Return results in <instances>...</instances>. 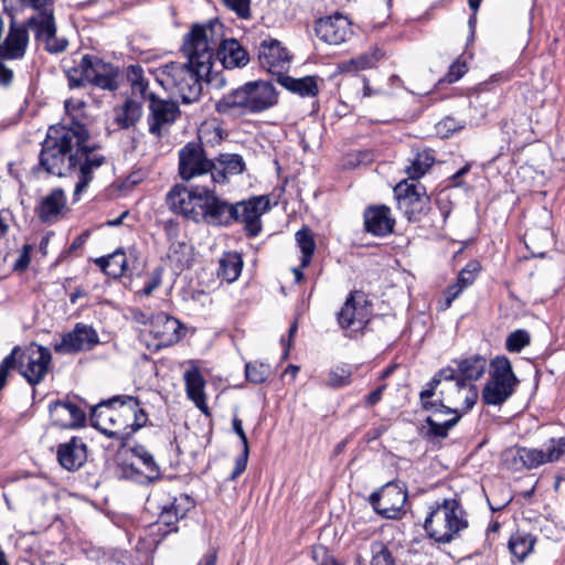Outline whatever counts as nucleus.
Instances as JSON below:
<instances>
[{"mask_svg":"<svg viewBox=\"0 0 565 565\" xmlns=\"http://www.w3.org/2000/svg\"><path fill=\"white\" fill-rule=\"evenodd\" d=\"M105 161L99 147L90 141L86 127L77 121L71 126H51L40 152V166L47 173L56 177L72 173L77 175L74 195L87 189L95 171Z\"/></svg>","mask_w":565,"mask_h":565,"instance_id":"1","label":"nucleus"},{"mask_svg":"<svg viewBox=\"0 0 565 565\" xmlns=\"http://www.w3.org/2000/svg\"><path fill=\"white\" fill-rule=\"evenodd\" d=\"M221 24L211 21L192 25L183 38L182 52L185 63L171 62L158 68L157 81L166 89L178 95L183 104L199 100L202 83L212 71V49L220 40Z\"/></svg>","mask_w":565,"mask_h":565,"instance_id":"2","label":"nucleus"},{"mask_svg":"<svg viewBox=\"0 0 565 565\" xmlns=\"http://www.w3.org/2000/svg\"><path fill=\"white\" fill-rule=\"evenodd\" d=\"M147 414L134 396H116L90 412L92 425L108 437L125 440L147 423Z\"/></svg>","mask_w":565,"mask_h":565,"instance_id":"3","label":"nucleus"},{"mask_svg":"<svg viewBox=\"0 0 565 565\" xmlns=\"http://www.w3.org/2000/svg\"><path fill=\"white\" fill-rule=\"evenodd\" d=\"M434 397L438 399L440 406L462 416L476 404L478 391L475 385L457 376L455 369L446 367L440 370L428 383L427 388L420 392L422 406H435L431 404Z\"/></svg>","mask_w":565,"mask_h":565,"instance_id":"4","label":"nucleus"},{"mask_svg":"<svg viewBox=\"0 0 565 565\" xmlns=\"http://www.w3.org/2000/svg\"><path fill=\"white\" fill-rule=\"evenodd\" d=\"M277 102L278 94L271 83L255 81L225 94L216 103L215 109L224 116L243 117L265 111Z\"/></svg>","mask_w":565,"mask_h":565,"instance_id":"5","label":"nucleus"},{"mask_svg":"<svg viewBox=\"0 0 565 565\" xmlns=\"http://www.w3.org/2000/svg\"><path fill=\"white\" fill-rule=\"evenodd\" d=\"M467 526L466 513L455 499H445L437 504L424 523L426 533L438 543H450Z\"/></svg>","mask_w":565,"mask_h":565,"instance_id":"6","label":"nucleus"},{"mask_svg":"<svg viewBox=\"0 0 565 565\" xmlns=\"http://www.w3.org/2000/svg\"><path fill=\"white\" fill-rule=\"evenodd\" d=\"M9 355H13L10 371L17 370L32 386L40 384L50 371L52 354L47 348L35 342L24 348L14 347Z\"/></svg>","mask_w":565,"mask_h":565,"instance_id":"7","label":"nucleus"},{"mask_svg":"<svg viewBox=\"0 0 565 565\" xmlns=\"http://www.w3.org/2000/svg\"><path fill=\"white\" fill-rule=\"evenodd\" d=\"M118 70L97 56L84 55L77 67L68 74L71 87L92 84L103 89L116 90L118 88Z\"/></svg>","mask_w":565,"mask_h":565,"instance_id":"8","label":"nucleus"},{"mask_svg":"<svg viewBox=\"0 0 565 565\" xmlns=\"http://www.w3.org/2000/svg\"><path fill=\"white\" fill-rule=\"evenodd\" d=\"M519 380L513 373L511 362L505 356H497L490 363V380L482 391V401L487 405H501L514 392Z\"/></svg>","mask_w":565,"mask_h":565,"instance_id":"9","label":"nucleus"},{"mask_svg":"<svg viewBox=\"0 0 565 565\" xmlns=\"http://www.w3.org/2000/svg\"><path fill=\"white\" fill-rule=\"evenodd\" d=\"M206 186L203 185L201 189L194 190L179 184L173 186L166 196L169 210L186 220L201 223Z\"/></svg>","mask_w":565,"mask_h":565,"instance_id":"10","label":"nucleus"},{"mask_svg":"<svg viewBox=\"0 0 565 565\" xmlns=\"http://www.w3.org/2000/svg\"><path fill=\"white\" fill-rule=\"evenodd\" d=\"M25 28L35 40L44 44L50 53H61L66 50L68 42L65 38L56 36V23L53 9L35 10L28 19Z\"/></svg>","mask_w":565,"mask_h":565,"instance_id":"11","label":"nucleus"},{"mask_svg":"<svg viewBox=\"0 0 565 565\" xmlns=\"http://www.w3.org/2000/svg\"><path fill=\"white\" fill-rule=\"evenodd\" d=\"M215 169L214 160L206 157L200 142H188L179 151V174L182 180L191 181L199 177L210 175Z\"/></svg>","mask_w":565,"mask_h":565,"instance_id":"12","label":"nucleus"},{"mask_svg":"<svg viewBox=\"0 0 565 565\" xmlns=\"http://www.w3.org/2000/svg\"><path fill=\"white\" fill-rule=\"evenodd\" d=\"M398 209L411 222L419 221L429 211L430 199L419 183L399 182L394 189Z\"/></svg>","mask_w":565,"mask_h":565,"instance_id":"13","label":"nucleus"},{"mask_svg":"<svg viewBox=\"0 0 565 565\" xmlns=\"http://www.w3.org/2000/svg\"><path fill=\"white\" fill-rule=\"evenodd\" d=\"M153 500L160 510L158 523L168 527L167 532L177 531V523L194 508V501L185 493L171 495L169 492H156Z\"/></svg>","mask_w":565,"mask_h":565,"instance_id":"14","label":"nucleus"},{"mask_svg":"<svg viewBox=\"0 0 565 565\" xmlns=\"http://www.w3.org/2000/svg\"><path fill=\"white\" fill-rule=\"evenodd\" d=\"M370 316L371 310L364 292L354 291L350 294L338 313V321L343 329L359 331L370 321Z\"/></svg>","mask_w":565,"mask_h":565,"instance_id":"15","label":"nucleus"},{"mask_svg":"<svg viewBox=\"0 0 565 565\" xmlns=\"http://www.w3.org/2000/svg\"><path fill=\"white\" fill-rule=\"evenodd\" d=\"M203 215L201 222L212 226H228L237 218L235 203H228L226 200L216 195L214 189L209 185L205 189L203 202Z\"/></svg>","mask_w":565,"mask_h":565,"instance_id":"16","label":"nucleus"},{"mask_svg":"<svg viewBox=\"0 0 565 565\" xmlns=\"http://www.w3.org/2000/svg\"><path fill=\"white\" fill-rule=\"evenodd\" d=\"M99 343L96 330L88 324L78 322L74 329L62 335L60 342L53 345L58 354H74L81 351H89Z\"/></svg>","mask_w":565,"mask_h":565,"instance_id":"17","label":"nucleus"},{"mask_svg":"<svg viewBox=\"0 0 565 565\" xmlns=\"http://www.w3.org/2000/svg\"><path fill=\"white\" fill-rule=\"evenodd\" d=\"M407 500L406 491L396 483H386L380 492L370 495L374 510L386 519L399 516Z\"/></svg>","mask_w":565,"mask_h":565,"instance_id":"18","label":"nucleus"},{"mask_svg":"<svg viewBox=\"0 0 565 565\" xmlns=\"http://www.w3.org/2000/svg\"><path fill=\"white\" fill-rule=\"evenodd\" d=\"M149 132L159 138L180 115L179 106L174 102L157 98L154 94H149Z\"/></svg>","mask_w":565,"mask_h":565,"instance_id":"19","label":"nucleus"},{"mask_svg":"<svg viewBox=\"0 0 565 565\" xmlns=\"http://www.w3.org/2000/svg\"><path fill=\"white\" fill-rule=\"evenodd\" d=\"M269 209V201L265 196H254L247 201L235 203L237 218L234 222L244 224L249 237H255L262 231L260 216Z\"/></svg>","mask_w":565,"mask_h":565,"instance_id":"20","label":"nucleus"},{"mask_svg":"<svg viewBox=\"0 0 565 565\" xmlns=\"http://www.w3.org/2000/svg\"><path fill=\"white\" fill-rule=\"evenodd\" d=\"M315 32L320 40L332 45L345 42L353 34L350 20L340 13L317 20Z\"/></svg>","mask_w":565,"mask_h":565,"instance_id":"21","label":"nucleus"},{"mask_svg":"<svg viewBox=\"0 0 565 565\" xmlns=\"http://www.w3.org/2000/svg\"><path fill=\"white\" fill-rule=\"evenodd\" d=\"M258 60L265 70L273 74H277L279 77L280 75H284V71L288 70L291 62V55L278 40L270 39L260 42L258 47Z\"/></svg>","mask_w":565,"mask_h":565,"instance_id":"22","label":"nucleus"},{"mask_svg":"<svg viewBox=\"0 0 565 565\" xmlns=\"http://www.w3.org/2000/svg\"><path fill=\"white\" fill-rule=\"evenodd\" d=\"M221 24L220 40L213 45L212 56L216 52L225 68L244 67L249 62V55L236 39H223V24Z\"/></svg>","mask_w":565,"mask_h":565,"instance_id":"23","label":"nucleus"},{"mask_svg":"<svg viewBox=\"0 0 565 565\" xmlns=\"http://www.w3.org/2000/svg\"><path fill=\"white\" fill-rule=\"evenodd\" d=\"M181 323L166 313H158L149 321V333L158 340L157 347H169L181 339Z\"/></svg>","mask_w":565,"mask_h":565,"instance_id":"24","label":"nucleus"},{"mask_svg":"<svg viewBox=\"0 0 565 565\" xmlns=\"http://www.w3.org/2000/svg\"><path fill=\"white\" fill-rule=\"evenodd\" d=\"M431 404H435V406L423 407L430 413L426 418V423L431 435L444 438L447 436L448 430L458 423L461 415L440 406L435 397L431 398Z\"/></svg>","mask_w":565,"mask_h":565,"instance_id":"25","label":"nucleus"},{"mask_svg":"<svg viewBox=\"0 0 565 565\" xmlns=\"http://www.w3.org/2000/svg\"><path fill=\"white\" fill-rule=\"evenodd\" d=\"M52 423L62 428H77L84 425L86 415L70 402H52L49 406Z\"/></svg>","mask_w":565,"mask_h":565,"instance_id":"26","label":"nucleus"},{"mask_svg":"<svg viewBox=\"0 0 565 565\" xmlns=\"http://www.w3.org/2000/svg\"><path fill=\"white\" fill-rule=\"evenodd\" d=\"M57 460L68 471L79 469L87 460V448L83 439L73 437L61 444L57 448Z\"/></svg>","mask_w":565,"mask_h":565,"instance_id":"27","label":"nucleus"},{"mask_svg":"<svg viewBox=\"0 0 565 565\" xmlns=\"http://www.w3.org/2000/svg\"><path fill=\"white\" fill-rule=\"evenodd\" d=\"M365 230L375 235L384 236L393 232L395 220L390 207L385 205L369 207L364 212Z\"/></svg>","mask_w":565,"mask_h":565,"instance_id":"28","label":"nucleus"},{"mask_svg":"<svg viewBox=\"0 0 565 565\" xmlns=\"http://www.w3.org/2000/svg\"><path fill=\"white\" fill-rule=\"evenodd\" d=\"M29 44V32L25 25L11 24L10 30L0 45V55L4 58H20Z\"/></svg>","mask_w":565,"mask_h":565,"instance_id":"29","label":"nucleus"},{"mask_svg":"<svg viewBox=\"0 0 565 565\" xmlns=\"http://www.w3.org/2000/svg\"><path fill=\"white\" fill-rule=\"evenodd\" d=\"M65 209V193L62 189L56 188L41 200L35 212L41 222L53 223L57 221Z\"/></svg>","mask_w":565,"mask_h":565,"instance_id":"30","label":"nucleus"},{"mask_svg":"<svg viewBox=\"0 0 565 565\" xmlns=\"http://www.w3.org/2000/svg\"><path fill=\"white\" fill-rule=\"evenodd\" d=\"M214 160V167L212 171L213 184H223L227 181L230 175L241 174L245 170V162L242 156L236 153H222Z\"/></svg>","mask_w":565,"mask_h":565,"instance_id":"31","label":"nucleus"},{"mask_svg":"<svg viewBox=\"0 0 565 565\" xmlns=\"http://www.w3.org/2000/svg\"><path fill=\"white\" fill-rule=\"evenodd\" d=\"M536 448L511 447L502 452L503 465L513 471L537 468Z\"/></svg>","mask_w":565,"mask_h":565,"instance_id":"32","label":"nucleus"},{"mask_svg":"<svg viewBox=\"0 0 565 565\" xmlns=\"http://www.w3.org/2000/svg\"><path fill=\"white\" fill-rule=\"evenodd\" d=\"M185 391L188 397L195 404V406L204 414H209L206 405L204 386L205 381L198 367H191L185 371L184 375Z\"/></svg>","mask_w":565,"mask_h":565,"instance_id":"33","label":"nucleus"},{"mask_svg":"<svg viewBox=\"0 0 565 565\" xmlns=\"http://www.w3.org/2000/svg\"><path fill=\"white\" fill-rule=\"evenodd\" d=\"M95 263L106 275L113 278L121 277L128 265L126 254L121 248L108 256L96 258Z\"/></svg>","mask_w":565,"mask_h":565,"instance_id":"34","label":"nucleus"},{"mask_svg":"<svg viewBox=\"0 0 565 565\" xmlns=\"http://www.w3.org/2000/svg\"><path fill=\"white\" fill-rule=\"evenodd\" d=\"M115 122L124 129L132 127L141 117V104L132 98H127L125 103L115 109Z\"/></svg>","mask_w":565,"mask_h":565,"instance_id":"35","label":"nucleus"},{"mask_svg":"<svg viewBox=\"0 0 565 565\" xmlns=\"http://www.w3.org/2000/svg\"><path fill=\"white\" fill-rule=\"evenodd\" d=\"M537 466L558 461L565 456V433L558 437H552L545 445L544 449L536 448Z\"/></svg>","mask_w":565,"mask_h":565,"instance_id":"36","label":"nucleus"},{"mask_svg":"<svg viewBox=\"0 0 565 565\" xmlns=\"http://www.w3.org/2000/svg\"><path fill=\"white\" fill-rule=\"evenodd\" d=\"M243 260L237 253H225L220 259L218 276L227 282L235 281L242 271Z\"/></svg>","mask_w":565,"mask_h":565,"instance_id":"37","label":"nucleus"},{"mask_svg":"<svg viewBox=\"0 0 565 565\" xmlns=\"http://www.w3.org/2000/svg\"><path fill=\"white\" fill-rule=\"evenodd\" d=\"M278 82L290 92L301 96H315L318 93L317 83L312 77L297 79L287 75H280Z\"/></svg>","mask_w":565,"mask_h":565,"instance_id":"38","label":"nucleus"},{"mask_svg":"<svg viewBox=\"0 0 565 565\" xmlns=\"http://www.w3.org/2000/svg\"><path fill=\"white\" fill-rule=\"evenodd\" d=\"M458 370L461 380L463 381H476L480 379L487 370V360L483 356L475 355L462 360Z\"/></svg>","mask_w":565,"mask_h":565,"instance_id":"39","label":"nucleus"},{"mask_svg":"<svg viewBox=\"0 0 565 565\" xmlns=\"http://www.w3.org/2000/svg\"><path fill=\"white\" fill-rule=\"evenodd\" d=\"M232 426L233 430L238 435L239 439L243 443V452L242 455L236 459L234 470L232 471L230 479L235 480L239 475H242L246 467H247V460H248V440L247 436L243 429V423L237 417L234 416L232 419Z\"/></svg>","mask_w":565,"mask_h":565,"instance_id":"40","label":"nucleus"},{"mask_svg":"<svg viewBox=\"0 0 565 565\" xmlns=\"http://www.w3.org/2000/svg\"><path fill=\"white\" fill-rule=\"evenodd\" d=\"M534 544L535 539L530 534L515 533L509 540V550L519 561H523L531 553Z\"/></svg>","mask_w":565,"mask_h":565,"instance_id":"41","label":"nucleus"},{"mask_svg":"<svg viewBox=\"0 0 565 565\" xmlns=\"http://www.w3.org/2000/svg\"><path fill=\"white\" fill-rule=\"evenodd\" d=\"M435 159L427 150L418 152L411 166L406 168V172L412 180H418L433 166Z\"/></svg>","mask_w":565,"mask_h":565,"instance_id":"42","label":"nucleus"},{"mask_svg":"<svg viewBox=\"0 0 565 565\" xmlns=\"http://www.w3.org/2000/svg\"><path fill=\"white\" fill-rule=\"evenodd\" d=\"M297 243L301 249V268L307 267L316 248V243L308 230H300L296 233Z\"/></svg>","mask_w":565,"mask_h":565,"instance_id":"43","label":"nucleus"},{"mask_svg":"<svg viewBox=\"0 0 565 565\" xmlns=\"http://www.w3.org/2000/svg\"><path fill=\"white\" fill-rule=\"evenodd\" d=\"M271 369L263 362H249L245 365V375L247 381L253 384L264 383L270 375Z\"/></svg>","mask_w":565,"mask_h":565,"instance_id":"44","label":"nucleus"},{"mask_svg":"<svg viewBox=\"0 0 565 565\" xmlns=\"http://www.w3.org/2000/svg\"><path fill=\"white\" fill-rule=\"evenodd\" d=\"M371 565H396L391 551L383 542H373L371 544Z\"/></svg>","mask_w":565,"mask_h":565,"instance_id":"45","label":"nucleus"},{"mask_svg":"<svg viewBox=\"0 0 565 565\" xmlns=\"http://www.w3.org/2000/svg\"><path fill=\"white\" fill-rule=\"evenodd\" d=\"M531 337L527 331L519 329L510 333L507 338L505 347L509 352H520L530 344Z\"/></svg>","mask_w":565,"mask_h":565,"instance_id":"46","label":"nucleus"},{"mask_svg":"<svg viewBox=\"0 0 565 565\" xmlns=\"http://www.w3.org/2000/svg\"><path fill=\"white\" fill-rule=\"evenodd\" d=\"M481 269V266L478 262L472 260L469 262L466 267H463L457 279V284L461 286L463 289L471 286L473 281L476 280L479 271Z\"/></svg>","mask_w":565,"mask_h":565,"instance_id":"47","label":"nucleus"},{"mask_svg":"<svg viewBox=\"0 0 565 565\" xmlns=\"http://www.w3.org/2000/svg\"><path fill=\"white\" fill-rule=\"evenodd\" d=\"M142 71L139 66H131V87L132 94L141 98L149 99L148 82L142 77Z\"/></svg>","mask_w":565,"mask_h":565,"instance_id":"48","label":"nucleus"},{"mask_svg":"<svg viewBox=\"0 0 565 565\" xmlns=\"http://www.w3.org/2000/svg\"><path fill=\"white\" fill-rule=\"evenodd\" d=\"M351 375V370L338 366L330 371L327 385L333 388L347 386L350 384Z\"/></svg>","mask_w":565,"mask_h":565,"instance_id":"49","label":"nucleus"},{"mask_svg":"<svg viewBox=\"0 0 565 565\" xmlns=\"http://www.w3.org/2000/svg\"><path fill=\"white\" fill-rule=\"evenodd\" d=\"M383 52L376 49L373 53L363 54L352 62L355 64L356 68L366 70L373 67L375 63L383 57Z\"/></svg>","mask_w":565,"mask_h":565,"instance_id":"50","label":"nucleus"},{"mask_svg":"<svg viewBox=\"0 0 565 565\" xmlns=\"http://www.w3.org/2000/svg\"><path fill=\"white\" fill-rule=\"evenodd\" d=\"M223 3L241 18H248L250 14V0H222Z\"/></svg>","mask_w":565,"mask_h":565,"instance_id":"51","label":"nucleus"},{"mask_svg":"<svg viewBox=\"0 0 565 565\" xmlns=\"http://www.w3.org/2000/svg\"><path fill=\"white\" fill-rule=\"evenodd\" d=\"M467 71L468 67L465 62L456 61L450 65L444 81L447 83H455L459 81L467 73Z\"/></svg>","mask_w":565,"mask_h":565,"instance_id":"52","label":"nucleus"},{"mask_svg":"<svg viewBox=\"0 0 565 565\" xmlns=\"http://www.w3.org/2000/svg\"><path fill=\"white\" fill-rule=\"evenodd\" d=\"M312 557L318 565H339L332 555H329L327 550L322 546L312 550Z\"/></svg>","mask_w":565,"mask_h":565,"instance_id":"53","label":"nucleus"},{"mask_svg":"<svg viewBox=\"0 0 565 565\" xmlns=\"http://www.w3.org/2000/svg\"><path fill=\"white\" fill-rule=\"evenodd\" d=\"M13 360V355H7L0 362V392L6 387L9 373H10V363Z\"/></svg>","mask_w":565,"mask_h":565,"instance_id":"54","label":"nucleus"},{"mask_svg":"<svg viewBox=\"0 0 565 565\" xmlns=\"http://www.w3.org/2000/svg\"><path fill=\"white\" fill-rule=\"evenodd\" d=\"M161 285V275L158 271L152 273L145 287L140 290L143 296H150Z\"/></svg>","mask_w":565,"mask_h":565,"instance_id":"55","label":"nucleus"},{"mask_svg":"<svg viewBox=\"0 0 565 565\" xmlns=\"http://www.w3.org/2000/svg\"><path fill=\"white\" fill-rule=\"evenodd\" d=\"M138 457L150 473H158V467L150 452L145 449L138 450Z\"/></svg>","mask_w":565,"mask_h":565,"instance_id":"56","label":"nucleus"},{"mask_svg":"<svg viewBox=\"0 0 565 565\" xmlns=\"http://www.w3.org/2000/svg\"><path fill=\"white\" fill-rule=\"evenodd\" d=\"M21 2L34 11L54 8V0H21Z\"/></svg>","mask_w":565,"mask_h":565,"instance_id":"57","label":"nucleus"},{"mask_svg":"<svg viewBox=\"0 0 565 565\" xmlns=\"http://www.w3.org/2000/svg\"><path fill=\"white\" fill-rule=\"evenodd\" d=\"M463 288L458 284L449 286L446 291L445 308H449L452 301L462 292Z\"/></svg>","mask_w":565,"mask_h":565,"instance_id":"58","label":"nucleus"},{"mask_svg":"<svg viewBox=\"0 0 565 565\" xmlns=\"http://www.w3.org/2000/svg\"><path fill=\"white\" fill-rule=\"evenodd\" d=\"M13 81V72L0 63V85L8 87Z\"/></svg>","mask_w":565,"mask_h":565,"instance_id":"59","label":"nucleus"},{"mask_svg":"<svg viewBox=\"0 0 565 565\" xmlns=\"http://www.w3.org/2000/svg\"><path fill=\"white\" fill-rule=\"evenodd\" d=\"M438 131L443 132V129H446V134L457 131L460 127L457 125L454 118L447 117L443 121H440L437 126Z\"/></svg>","mask_w":565,"mask_h":565,"instance_id":"60","label":"nucleus"},{"mask_svg":"<svg viewBox=\"0 0 565 565\" xmlns=\"http://www.w3.org/2000/svg\"><path fill=\"white\" fill-rule=\"evenodd\" d=\"M384 386H380L376 390H374L372 393L367 395L366 403L369 405H375L377 402L381 401Z\"/></svg>","mask_w":565,"mask_h":565,"instance_id":"61","label":"nucleus"},{"mask_svg":"<svg viewBox=\"0 0 565 565\" xmlns=\"http://www.w3.org/2000/svg\"><path fill=\"white\" fill-rule=\"evenodd\" d=\"M217 559L216 551L213 550L203 556L199 565H215Z\"/></svg>","mask_w":565,"mask_h":565,"instance_id":"62","label":"nucleus"},{"mask_svg":"<svg viewBox=\"0 0 565 565\" xmlns=\"http://www.w3.org/2000/svg\"><path fill=\"white\" fill-rule=\"evenodd\" d=\"M86 238H87V234H82L79 236H77L72 245H71V249H77L79 248L85 242H86Z\"/></svg>","mask_w":565,"mask_h":565,"instance_id":"63","label":"nucleus"},{"mask_svg":"<svg viewBox=\"0 0 565 565\" xmlns=\"http://www.w3.org/2000/svg\"><path fill=\"white\" fill-rule=\"evenodd\" d=\"M469 166H465L462 167L460 170H458L454 175H452V179L454 180H457L459 179L460 177L465 175L468 171H469Z\"/></svg>","mask_w":565,"mask_h":565,"instance_id":"64","label":"nucleus"}]
</instances>
